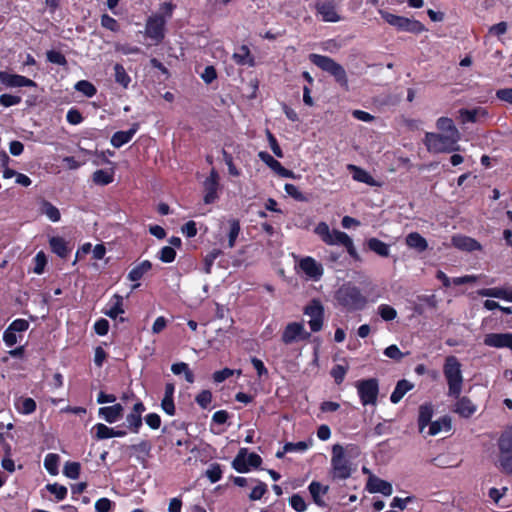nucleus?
<instances>
[{"instance_id":"de8ad7c7","label":"nucleus","mask_w":512,"mask_h":512,"mask_svg":"<svg viewBox=\"0 0 512 512\" xmlns=\"http://www.w3.org/2000/svg\"><path fill=\"white\" fill-rule=\"evenodd\" d=\"M377 313L383 321H392L397 317V311L395 308L388 304H381L377 308Z\"/></svg>"},{"instance_id":"5701e85b","label":"nucleus","mask_w":512,"mask_h":512,"mask_svg":"<svg viewBox=\"0 0 512 512\" xmlns=\"http://www.w3.org/2000/svg\"><path fill=\"white\" fill-rule=\"evenodd\" d=\"M151 269L152 263L149 260H143L129 271L127 279L132 282H138ZM139 286L140 283H135L132 288L137 289Z\"/></svg>"},{"instance_id":"2f4dec72","label":"nucleus","mask_w":512,"mask_h":512,"mask_svg":"<svg viewBox=\"0 0 512 512\" xmlns=\"http://www.w3.org/2000/svg\"><path fill=\"white\" fill-rule=\"evenodd\" d=\"M405 241L408 247L416 249L419 252L425 251L428 247L426 239L417 232L408 234Z\"/></svg>"},{"instance_id":"0eeeda50","label":"nucleus","mask_w":512,"mask_h":512,"mask_svg":"<svg viewBox=\"0 0 512 512\" xmlns=\"http://www.w3.org/2000/svg\"><path fill=\"white\" fill-rule=\"evenodd\" d=\"M379 13L388 24L394 26L398 30L419 33L424 29L422 24L416 20H411L409 18L398 16L383 10H380Z\"/></svg>"},{"instance_id":"f257e3e1","label":"nucleus","mask_w":512,"mask_h":512,"mask_svg":"<svg viewBox=\"0 0 512 512\" xmlns=\"http://www.w3.org/2000/svg\"><path fill=\"white\" fill-rule=\"evenodd\" d=\"M461 363L455 356H448L443 365V374L448 385V395L458 398L463 389Z\"/></svg>"},{"instance_id":"a211bd4d","label":"nucleus","mask_w":512,"mask_h":512,"mask_svg":"<svg viewBox=\"0 0 512 512\" xmlns=\"http://www.w3.org/2000/svg\"><path fill=\"white\" fill-rule=\"evenodd\" d=\"M139 123H133L127 131H117L111 137V144L115 148H120L132 140L134 135L139 130Z\"/></svg>"},{"instance_id":"5fc2aeb1","label":"nucleus","mask_w":512,"mask_h":512,"mask_svg":"<svg viewBox=\"0 0 512 512\" xmlns=\"http://www.w3.org/2000/svg\"><path fill=\"white\" fill-rule=\"evenodd\" d=\"M34 268H33V271L34 273L40 275L44 272L45 270V267L47 265V257H46V254L43 252V251H39L34 259Z\"/></svg>"},{"instance_id":"4be33fe9","label":"nucleus","mask_w":512,"mask_h":512,"mask_svg":"<svg viewBox=\"0 0 512 512\" xmlns=\"http://www.w3.org/2000/svg\"><path fill=\"white\" fill-rule=\"evenodd\" d=\"M49 246L51 251L61 259H67L71 253L68 242L60 236H52L49 238Z\"/></svg>"},{"instance_id":"603ef678","label":"nucleus","mask_w":512,"mask_h":512,"mask_svg":"<svg viewBox=\"0 0 512 512\" xmlns=\"http://www.w3.org/2000/svg\"><path fill=\"white\" fill-rule=\"evenodd\" d=\"M222 254L220 249H212L209 251L204 257V271L209 274L211 272L212 266L215 260Z\"/></svg>"},{"instance_id":"79ce46f5","label":"nucleus","mask_w":512,"mask_h":512,"mask_svg":"<svg viewBox=\"0 0 512 512\" xmlns=\"http://www.w3.org/2000/svg\"><path fill=\"white\" fill-rule=\"evenodd\" d=\"M340 19L341 17L338 14L334 4L327 3L322 5V21L338 22Z\"/></svg>"},{"instance_id":"ea45409f","label":"nucleus","mask_w":512,"mask_h":512,"mask_svg":"<svg viewBox=\"0 0 512 512\" xmlns=\"http://www.w3.org/2000/svg\"><path fill=\"white\" fill-rule=\"evenodd\" d=\"M367 244H368L369 249L372 250L373 252H375L376 254H378L382 257L389 256V253H390L389 246L386 243L382 242L381 240H379L377 238H371L368 240Z\"/></svg>"},{"instance_id":"6ab92c4d","label":"nucleus","mask_w":512,"mask_h":512,"mask_svg":"<svg viewBox=\"0 0 512 512\" xmlns=\"http://www.w3.org/2000/svg\"><path fill=\"white\" fill-rule=\"evenodd\" d=\"M232 60L239 66L254 67L255 57L247 45H241L232 55Z\"/></svg>"},{"instance_id":"bf43d9fd","label":"nucleus","mask_w":512,"mask_h":512,"mask_svg":"<svg viewBox=\"0 0 512 512\" xmlns=\"http://www.w3.org/2000/svg\"><path fill=\"white\" fill-rule=\"evenodd\" d=\"M101 26L111 32H118L120 30L117 20L106 13L101 16Z\"/></svg>"},{"instance_id":"4d7b16f0","label":"nucleus","mask_w":512,"mask_h":512,"mask_svg":"<svg viewBox=\"0 0 512 512\" xmlns=\"http://www.w3.org/2000/svg\"><path fill=\"white\" fill-rule=\"evenodd\" d=\"M37 404L33 398L27 397L23 398L21 401V405L18 407V411L21 414L28 415L32 414L36 411Z\"/></svg>"},{"instance_id":"72a5a7b5","label":"nucleus","mask_w":512,"mask_h":512,"mask_svg":"<svg viewBox=\"0 0 512 512\" xmlns=\"http://www.w3.org/2000/svg\"><path fill=\"white\" fill-rule=\"evenodd\" d=\"M114 76H115V82L122 86L124 89H127L130 82L131 77L126 72L124 66L120 63H116L114 65Z\"/></svg>"},{"instance_id":"0e129e2a","label":"nucleus","mask_w":512,"mask_h":512,"mask_svg":"<svg viewBox=\"0 0 512 512\" xmlns=\"http://www.w3.org/2000/svg\"><path fill=\"white\" fill-rule=\"evenodd\" d=\"M22 337V334L18 335L16 332L11 331L8 328H6L3 332V341L7 347L14 346L19 340L22 339Z\"/></svg>"},{"instance_id":"c85d7f7f","label":"nucleus","mask_w":512,"mask_h":512,"mask_svg":"<svg viewBox=\"0 0 512 512\" xmlns=\"http://www.w3.org/2000/svg\"><path fill=\"white\" fill-rule=\"evenodd\" d=\"M298 267L309 278H317L320 275V267L312 257L302 258Z\"/></svg>"},{"instance_id":"69168bd1","label":"nucleus","mask_w":512,"mask_h":512,"mask_svg":"<svg viewBox=\"0 0 512 512\" xmlns=\"http://www.w3.org/2000/svg\"><path fill=\"white\" fill-rule=\"evenodd\" d=\"M196 403L206 409L212 402V393L209 390H202L195 398Z\"/></svg>"},{"instance_id":"2eb2a0df","label":"nucleus","mask_w":512,"mask_h":512,"mask_svg":"<svg viewBox=\"0 0 512 512\" xmlns=\"http://www.w3.org/2000/svg\"><path fill=\"white\" fill-rule=\"evenodd\" d=\"M258 157L277 175L284 178H292L293 171L285 168L278 160L266 151H260Z\"/></svg>"},{"instance_id":"680f3d73","label":"nucleus","mask_w":512,"mask_h":512,"mask_svg":"<svg viewBox=\"0 0 512 512\" xmlns=\"http://www.w3.org/2000/svg\"><path fill=\"white\" fill-rule=\"evenodd\" d=\"M257 485L252 489V491L250 492L249 494V499L251 501H257V500H260L264 494L267 492V484L262 482V481H258L257 480Z\"/></svg>"},{"instance_id":"7c9ffc66","label":"nucleus","mask_w":512,"mask_h":512,"mask_svg":"<svg viewBox=\"0 0 512 512\" xmlns=\"http://www.w3.org/2000/svg\"><path fill=\"white\" fill-rule=\"evenodd\" d=\"M130 449L138 460L144 462L150 456L152 445L148 440H141L139 443L131 445Z\"/></svg>"},{"instance_id":"6e6d98bb","label":"nucleus","mask_w":512,"mask_h":512,"mask_svg":"<svg viewBox=\"0 0 512 512\" xmlns=\"http://www.w3.org/2000/svg\"><path fill=\"white\" fill-rule=\"evenodd\" d=\"M498 463L503 473L512 474V453L499 454Z\"/></svg>"},{"instance_id":"338daca9","label":"nucleus","mask_w":512,"mask_h":512,"mask_svg":"<svg viewBox=\"0 0 512 512\" xmlns=\"http://www.w3.org/2000/svg\"><path fill=\"white\" fill-rule=\"evenodd\" d=\"M9 330L22 334L29 328V322L25 319H15L7 327Z\"/></svg>"},{"instance_id":"423d86ee","label":"nucleus","mask_w":512,"mask_h":512,"mask_svg":"<svg viewBox=\"0 0 512 512\" xmlns=\"http://www.w3.org/2000/svg\"><path fill=\"white\" fill-rule=\"evenodd\" d=\"M262 464V458L255 452L247 453L246 448H241L232 461V467L239 473H247L250 468H259Z\"/></svg>"},{"instance_id":"f3484780","label":"nucleus","mask_w":512,"mask_h":512,"mask_svg":"<svg viewBox=\"0 0 512 512\" xmlns=\"http://www.w3.org/2000/svg\"><path fill=\"white\" fill-rule=\"evenodd\" d=\"M304 314L310 316L308 322L311 332L320 331V299L314 298L311 303L304 308Z\"/></svg>"},{"instance_id":"864d4df0","label":"nucleus","mask_w":512,"mask_h":512,"mask_svg":"<svg viewBox=\"0 0 512 512\" xmlns=\"http://www.w3.org/2000/svg\"><path fill=\"white\" fill-rule=\"evenodd\" d=\"M46 57L50 63L57 64L59 66H66L68 64L65 55L60 51L49 50L46 53Z\"/></svg>"},{"instance_id":"393cba45","label":"nucleus","mask_w":512,"mask_h":512,"mask_svg":"<svg viewBox=\"0 0 512 512\" xmlns=\"http://www.w3.org/2000/svg\"><path fill=\"white\" fill-rule=\"evenodd\" d=\"M457 399L454 411L461 417L469 418L476 412L477 407L469 398L459 396Z\"/></svg>"},{"instance_id":"49530a36","label":"nucleus","mask_w":512,"mask_h":512,"mask_svg":"<svg viewBox=\"0 0 512 512\" xmlns=\"http://www.w3.org/2000/svg\"><path fill=\"white\" fill-rule=\"evenodd\" d=\"M230 229L228 233V247L233 248L235 246L236 240L239 236L241 227L238 219H231L229 221Z\"/></svg>"},{"instance_id":"1a4fd4ad","label":"nucleus","mask_w":512,"mask_h":512,"mask_svg":"<svg viewBox=\"0 0 512 512\" xmlns=\"http://www.w3.org/2000/svg\"><path fill=\"white\" fill-rule=\"evenodd\" d=\"M356 388L363 405H374L379 392L378 381L374 378L356 382Z\"/></svg>"},{"instance_id":"9d476101","label":"nucleus","mask_w":512,"mask_h":512,"mask_svg":"<svg viewBox=\"0 0 512 512\" xmlns=\"http://www.w3.org/2000/svg\"><path fill=\"white\" fill-rule=\"evenodd\" d=\"M166 21L161 15H153L147 19L145 25L146 36L154 41L157 45L165 38Z\"/></svg>"},{"instance_id":"ddd939ff","label":"nucleus","mask_w":512,"mask_h":512,"mask_svg":"<svg viewBox=\"0 0 512 512\" xmlns=\"http://www.w3.org/2000/svg\"><path fill=\"white\" fill-rule=\"evenodd\" d=\"M484 344L493 348L512 349V333H489L484 337Z\"/></svg>"},{"instance_id":"20e7f679","label":"nucleus","mask_w":512,"mask_h":512,"mask_svg":"<svg viewBox=\"0 0 512 512\" xmlns=\"http://www.w3.org/2000/svg\"><path fill=\"white\" fill-rule=\"evenodd\" d=\"M460 135L444 133H426L425 145L428 151L433 153H448L459 150Z\"/></svg>"},{"instance_id":"c03bdc74","label":"nucleus","mask_w":512,"mask_h":512,"mask_svg":"<svg viewBox=\"0 0 512 512\" xmlns=\"http://www.w3.org/2000/svg\"><path fill=\"white\" fill-rule=\"evenodd\" d=\"M94 437L97 440L113 438V428L108 427L103 423H97L93 426Z\"/></svg>"},{"instance_id":"a878e982","label":"nucleus","mask_w":512,"mask_h":512,"mask_svg":"<svg viewBox=\"0 0 512 512\" xmlns=\"http://www.w3.org/2000/svg\"><path fill=\"white\" fill-rule=\"evenodd\" d=\"M433 413L434 409L430 403L422 404L419 407L418 426L420 433H425L426 427H428L432 422L431 419L433 417Z\"/></svg>"},{"instance_id":"4468645a","label":"nucleus","mask_w":512,"mask_h":512,"mask_svg":"<svg viewBox=\"0 0 512 512\" xmlns=\"http://www.w3.org/2000/svg\"><path fill=\"white\" fill-rule=\"evenodd\" d=\"M366 489L370 493H380L384 496H390L393 493L392 484L375 475L368 477Z\"/></svg>"},{"instance_id":"9b49d317","label":"nucleus","mask_w":512,"mask_h":512,"mask_svg":"<svg viewBox=\"0 0 512 512\" xmlns=\"http://www.w3.org/2000/svg\"><path fill=\"white\" fill-rule=\"evenodd\" d=\"M203 187L205 192L203 197L204 203H214L218 199L219 190V174L214 168L211 170L209 176L205 179Z\"/></svg>"},{"instance_id":"a18cd8bd","label":"nucleus","mask_w":512,"mask_h":512,"mask_svg":"<svg viewBox=\"0 0 512 512\" xmlns=\"http://www.w3.org/2000/svg\"><path fill=\"white\" fill-rule=\"evenodd\" d=\"M80 471L81 464L75 461H67L63 468V474L69 479H78Z\"/></svg>"},{"instance_id":"3c124183","label":"nucleus","mask_w":512,"mask_h":512,"mask_svg":"<svg viewBox=\"0 0 512 512\" xmlns=\"http://www.w3.org/2000/svg\"><path fill=\"white\" fill-rule=\"evenodd\" d=\"M46 489L51 493L55 495V498L58 501H61L66 498L68 490L64 485L53 483V484H47Z\"/></svg>"},{"instance_id":"774afa93","label":"nucleus","mask_w":512,"mask_h":512,"mask_svg":"<svg viewBox=\"0 0 512 512\" xmlns=\"http://www.w3.org/2000/svg\"><path fill=\"white\" fill-rule=\"evenodd\" d=\"M22 101L20 96L12 94H1L0 105L4 107H11L20 104Z\"/></svg>"},{"instance_id":"aec40b11","label":"nucleus","mask_w":512,"mask_h":512,"mask_svg":"<svg viewBox=\"0 0 512 512\" xmlns=\"http://www.w3.org/2000/svg\"><path fill=\"white\" fill-rule=\"evenodd\" d=\"M451 241L454 247L462 251L472 252L482 248L477 240L465 235H454Z\"/></svg>"},{"instance_id":"f8f14e48","label":"nucleus","mask_w":512,"mask_h":512,"mask_svg":"<svg viewBox=\"0 0 512 512\" xmlns=\"http://www.w3.org/2000/svg\"><path fill=\"white\" fill-rule=\"evenodd\" d=\"M0 83L7 88L36 87L37 84L30 78L23 75L12 74L7 71H0Z\"/></svg>"},{"instance_id":"473e14b6","label":"nucleus","mask_w":512,"mask_h":512,"mask_svg":"<svg viewBox=\"0 0 512 512\" xmlns=\"http://www.w3.org/2000/svg\"><path fill=\"white\" fill-rule=\"evenodd\" d=\"M124 313L123 309V297L119 294H115L112 298V303L105 314L111 319H116L120 314Z\"/></svg>"},{"instance_id":"58836bf2","label":"nucleus","mask_w":512,"mask_h":512,"mask_svg":"<svg viewBox=\"0 0 512 512\" xmlns=\"http://www.w3.org/2000/svg\"><path fill=\"white\" fill-rule=\"evenodd\" d=\"M436 127L438 130H440L444 134L454 135V133H456L457 135H460L458 129L454 125L453 120L450 118H447V117L439 118L436 122Z\"/></svg>"},{"instance_id":"c756f323","label":"nucleus","mask_w":512,"mask_h":512,"mask_svg":"<svg viewBox=\"0 0 512 512\" xmlns=\"http://www.w3.org/2000/svg\"><path fill=\"white\" fill-rule=\"evenodd\" d=\"M413 387L414 385L406 379L398 381L394 391L390 396V401L394 404H397L401 401L407 392L413 389Z\"/></svg>"},{"instance_id":"052dcab7","label":"nucleus","mask_w":512,"mask_h":512,"mask_svg":"<svg viewBox=\"0 0 512 512\" xmlns=\"http://www.w3.org/2000/svg\"><path fill=\"white\" fill-rule=\"evenodd\" d=\"M158 258L164 263H171L176 258V251L171 246H164L159 251Z\"/></svg>"},{"instance_id":"8fccbe9b","label":"nucleus","mask_w":512,"mask_h":512,"mask_svg":"<svg viewBox=\"0 0 512 512\" xmlns=\"http://www.w3.org/2000/svg\"><path fill=\"white\" fill-rule=\"evenodd\" d=\"M142 421V416L133 414L131 412L126 416L127 427L133 433L139 432L143 424Z\"/></svg>"},{"instance_id":"4c0bfd02","label":"nucleus","mask_w":512,"mask_h":512,"mask_svg":"<svg viewBox=\"0 0 512 512\" xmlns=\"http://www.w3.org/2000/svg\"><path fill=\"white\" fill-rule=\"evenodd\" d=\"M486 111L482 108H476L472 110L461 109L459 111V118L463 123L475 122L479 116H485Z\"/></svg>"},{"instance_id":"c9c22d12","label":"nucleus","mask_w":512,"mask_h":512,"mask_svg":"<svg viewBox=\"0 0 512 512\" xmlns=\"http://www.w3.org/2000/svg\"><path fill=\"white\" fill-rule=\"evenodd\" d=\"M40 210L41 213L45 214L52 222H58L61 219L59 209L47 200L42 201Z\"/></svg>"},{"instance_id":"bb28decb","label":"nucleus","mask_w":512,"mask_h":512,"mask_svg":"<svg viewBox=\"0 0 512 512\" xmlns=\"http://www.w3.org/2000/svg\"><path fill=\"white\" fill-rule=\"evenodd\" d=\"M451 430V419L448 416H443L435 421H432L428 426V431L425 432L428 436H436L442 432H449Z\"/></svg>"},{"instance_id":"b1692460","label":"nucleus","mask_w":512,"mask_h":512,"mask_svg":"<svg viewBox=\"0 0 512 512\" xmlns=\"http://www.w3.org/2000/svg\"><path fill=\"white\" fill-rule=\"evenodd\" d=\"M347 168L355 181L369 186H379V183L366 170L353 164H349Z\"/></svg>"},{"instance_id":"7ed1b4c3","label":"nucleus","mask_w":512,"mask_h":512,"mask_svg":"<svg viewBox=\"0 0 512 512\" xmlns=\"http://www.w3.org/2000/svg\"><path fill=\"white\" fill-rule=\"evenodd\" d=\"M350 449V445L346 446L345 448L339 444L333 445L331 456V475L333 479H347L351 476L352 472L354 471L352 464L346 457Z\"/></svg>"},{"instance_id":"09e8293b","label":"nucleus","mask_w":512,"mask_h":512,"mask_svg":"<svg viewBox=\"0 0 512 512\" xmlns=\"http://www.w3.org/2000/svg\"><path fill=\"white\" fill-rule=\"evenodd\" d=\"M500 454L512 453V432H504L499 439Z\"/></svg>"},{"instance_id":"e433bc0d","label":"nucleus","mask_w":512,"mask_h":512,"mask_svg":"<svg viewBox=\"0 0 512 512\" xmlns=\"http://www.w3.org/2000/svg\"><path fill=\"white\" fill-rule=\"evenodd\" d=\"M93 182L97 185L106 186L113 182L114 172L103 169L96 170L92 176Z\"/></svg>"},{"instance_id":"412c9836","label":"nucleus","mask_w":512,"mask_h":512,"mask_svg":"<svg viewBox=\"0 0 512 512\" xmlns=\"http://www.w3.org/2000/svg\"><path fill=\"white\" fill-rule=\"evenodd\" d=\"M123 411V406L120 403H116L112 406H104L99 408L98 414L106 422L112 424L122 418Z\"/></svg>"},{"instance_id":"13d9d810","label":"nucleus","mask_w":512,"mask_h":512,"mask_svg":"<svg viewBox=\"0 0 512 512\" xmlns=\"http://www.w3.org/2000/svg\"><path fill=\"white\" fill-rule=\"evenodd\" d=\"M206 476L210 480L211 483H216L222 478V469L221 465L218 463H213L206 470Z\"/></svg>"},{"instance_id":"dca6fc26","label":"nucleus","mask_w":512,"mask_h":512,"mask_svg":"<svg viewBox=\"0 0 512 512\" xmlns=\"http://www.w3.org/2000/svg\"><path fill=\"white\" fill-rule=\"evenodd\" d=\"M322 71H326L334 76L335 80L342 86L347 85L346 73L344 69L332 59L322 56Z\"/></svg>"},{"instance_id":"39448f33","label":"nucleus","mask_w":512,"mask_h":512,"mask_svg":"<svg viewBox=\"0 0 512 512\" xmlns=\"http://www.w3.org/2000/svg\"><path fill=\"white\" fill-rule=\"evenodd\" d=\"M322 240L331 245L344 246L351 257L359 259L353 241L346 233L339 230L330 231L328 226L322 223Z\"/></svg>"},{"instance_id":"e2e57ef3","label":"nucleus","mask_w":512,"mask_h":512,"mask_svg":"<svg viewBox=\"0 0 512 512\" xmlns=\"http://www.w3.org/2000/svg\"><path fill=\"white\" fill-rule=\"evenodd\" d=\"M289 504L296 512H304L307 508L304 498L299 494H293L289 498Z\"/></svg>"},{"instance_id":"6e6552de","label":"nucleus","mask_w":512,"mask_h":512,"mask_svg":"<svg viewBox=\"0 0 512 512\" xmlns=\"http://www.w3.org/2000/svg\"><path fill=\"white\" fill-rule=\"evenodd\" d=\"M311 338V332L306 331L303 322L288 323L281 335V341L285 345L295 342L308 341Z\"/></svg>"},{"instance_id":"f03ea898","label":"nucleus","mask_w":512,"mask_h":512,"mask_svg":"<svg viewBox=\"0 0 512 512\" xmlns=\"http://www.w3.org/2000/svg\"><path fill=\"white\" fill-rule=\"evenodd\" d=\"M337 303L349 311L362 310L368 299L360 289L351 284L342 285L335 293Z\"/></svg>"},{"instance_id":"37998d69","label":"nucleus","mask_w":512,"mask_h":512,"mask_svg":"<svg viewBox=\"0 0 512 512\" xmlns=\"http://www.w3.org/2000/svg\"><path fill=\"white\" fill-rule=\"evenodd\" d=\"M171 371L175 375H180V374L184 373L185 379H186L187 382H189V383H193L194 382V374L189 369L188 364L185 363V362H179V363L172 364Z\"/></svg>"},{"instance_id":"cd10ccee","label":"nucleus","mask_w":512,"mask_h":512,"mask_svg":"<svg viewBox=\"0 0 512 512\" xmlns=\"http://www.w3.org/2000/svg\"><path fill=\"white\" fill-rule=\"evenodd\" d=\"M478 294L482 297H493L503 299L508 302H512V290L500 287L494 288H483L478 291Z\"/></svg>"},{"instance_id":"f704fd0d","label":"nucleus","mask_w":512,"mask_h":512,"mask_svg":"<svg viewBox=\"0 0 512 512\" xmlns=\"http://www.w3.org/2000/svg\"><path fill=\"white\" fill-rule=\"evenodd\" d=\"M59 462L60 456L58 454L48 453L44 459V467L50 475L56 476L59 473Z\"/></svg>"},{"instance_id":"a19ab883","label":"nucleus","mask_w":512,"mask_h":512,"mask_svg":"<svg viewBox=\"0 0 512 512\" xmlns=\"http://www.w3.org/2000/svg\"><path fill=\"white\" fill-rule=\"evenodd\" d=\"M75 90L82 93L84 96L88 98H92L97 93V88L93 83H91L88 80H80L78 81L75 86Z\"/></svg>"}]
</instances>
